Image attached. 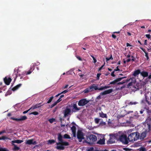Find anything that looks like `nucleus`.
<instances>
[{"label": "nucleus", "mask_w": 151, "mask_h": 151, "mask_svg": "<svg viewBox=\"0 0 151 151\" xmlns=\"http://www.w3.org/2000/svg\"><path fill=\"white\" fill-rule=\"evenodd\" d=\"M131 129L128 130L127 133L129 134L128 139L130 142H134L139 139V133L137 132L130 133L132 132Z\"/></svg>", "instance_id": "nucleus-1"}, {"label": "nucleus", "mask_w": 151, "mask_h": 151, "mask_svg": "<svg viewBox=\"0 0 151 151\" xmlns=\"http://www.w3.org/2000/svg\"><path fill=\"white\" fill-rule=\"evenodd\" d=\"M56 145L57 146L56 148L58 150H63L64 149V147L63 146H68L69 145V143L66 142L62 141L61 142H57Z\"/></svg>", "instance_id": "nucleus-2"}, {"label": "nucleus", "mask_w": 151, "mask_h": 151, "mask_svg": "<svg viewBox=\"0 0 151 151\" xmlns=\"http://www.w3.org/2000/svg\"><path fill=\"white\" fill-rule=\"evenodd\" d=\"M119 140L123 144L127 145L129 143V140L127 135L125 134L121 135L119 137Z\"/></svg>", "instance_id": "nucleus-3"}, {"label": "nucleus", "mask_w": 151, "mask_h": 151, "mask_svg": "<svg viewBox=\"0 0 151 151\" xmlns=\"http://www.w3.org/2000/svg\"><path fill=\"white\" fill-rule=\"evenodd\" d=\"M87 139L88 141L87 143L91 144L96 141L97 139L96 136L93 134H91L87 137Z\"/></svg>", "instance_id": "nucleus-4"}, {"label": "nucleus", "mask_w": 151, "mask_h": 151, "mask_svg": "<svg viewBox=\"0 0 151 151\" xmlns=\"http://www.w3.org/2000/svg\"><path fill=\"white\" fill-rule=\"evenodd\" d=\"M89 101L87 100L86 99H84L80 100L78 102V105L80 106H83L87 104L89 102Z\"/></svg>", "instance_id": "nucleus-5"}, {"label": "nucleus", "mask_w": 151, "mask_h": 151, "mask_svg": "<svg viewBox=\"0 0 151 151\" xmlns=\"http://www.w3.org/2000/svg\"><path fill=\"white\" fill-rule=\"evenodd\" d=\"M77 137L79 141L81 142L82 139H84L83 132L81 131L78 130L77 132Z\"/></svg>", "instance_id": "nucleus-6"}, {"label": "nucleus", "mask_w": 151, "mask_h": 151, "mask_svg": "<svg viewBox=\"0 0 151 151\" xmlns=\"http://www.w3.org/2000/svg\"><path fill=\"white\" fill-rule=\"evenodd\" d=\"M71 111L70 109L66 108L64 111V117L65 118L71 115Z\"/></svg>", "instance_id": "nucleus-7"}, {"label": "nucleus", "mask_w": 151, "mask_h": 151, "mask_svg": "<svg viewBox=\"0 0 151 151\" xmlns=\"http://www.w3.org/2000/svg\"><path fill=\"white\" fill-rule=\"evenodd\" d=\"M10 119L16 121H21L26 120L27 119V117L26 116H22L20 118H15L12 117L10 118Z\"/></svg>", "instance_id": "nucleus-8"}, {"label": "nucleus", "mask_w": 151, "mask_h": 151, "mask_svg": "<svg viewBox=\"0 0 151 151\" xmlns=\"http://www.w3.org/2000/svg\"><path fill=\"white\" fill-rule=\"evenodd\" d=\"M72 112H75L79 111L81 108L78 107L76 104H73L72 105Z\"/></svg>", "instance_id": "nucleus-9"}, {"label": "nucleus", "mask_w": 151, "mask_h": 151, "mask_svg": "<svg viewBox=\"0 0 151 151\" xmlns=\"http://www.w3.org/2000/svg\"><path fill=\"white\" fill-rule=\"evenodd\" d=\"M126 78H127V77H121V78H117L116 79L114 80V81L110 82V83L109 84V85L110 84L115 85L116 83H117V82H118L119 81H120L122 79Z\"/></svg>", "instance_id": "nucleus-10"}, {"label": "nucleus", "mask_w": 151, "mask_h": 151, "mask_svg": "<svg viewBox=\"0 0 151 151\" xmlns=\"http://www.w3.org/2000/svg\"><path fill=\"white\" fill-rule=\"evenodd\" d=\"M89 89L91 91H92L94 89L95 90H99V88L95 84H93L90 86Z\"/></svg>", "instance_id": "nucleus-11"}, {"label": "nucleus", "mask_w": 151, "mask_h": 151, "mask_svg": "<svg viewBox=\"0 0 151 151\" xmlns=\"http://www.w3.org/2000/svg\"><path fill=\"white\" fill-rule=\"evenodd\" d=\"M4 80L6 84L8 85L10 84L11 82V81L12 79L10 78H7V77H6L4 78Z\"/></svg>", "instance_id": "nucleus-12"}, {"label": "nucleus", "mask_w": 151, "mask_h": 151, "mask_svg": "<svg viewBox=\"0 0 151 151\" xmlns=\"http://www.w3.org/2000/svg\"><path fill=\"white\" fill-rule=\"evenodd\" d=\"M113 91V90L112 88L106 90L103 92L101 93V94L102 95H105L106 94H108L111 93Z\"/></svg>", "instance_id": "nucleus-13"}, {"label": "nucleus", "mask_w": 151, "mask_h": 151, "mask_svg": "<svg viewBox=\"0 0 151 151\" xmlns=\"http://www.w3.org/2000/svg\"><path fill=\"white\" fill-rule=\"evenodd\" d=\"M41 103H39L38 104H36L33 106L32 107H31L30 108V109L33 110L35 109H36L42 106L43 105H41Z\"/></svg>", "instance_id": "nucleus-14"}, {"label": "nucleus", "mask_w": 151, "mask_h": 151, "mask_svg": "<svg viewBox=\"0 0 151 151\" xmlns=\"http://www.w3.org/2000/svg\"><path fill=\"white\" fill-rule=\"evenodd\" d=\"M146 133L145 132H142L140 135L139 134V139L141 140L143 139L146 137Z\"/></svg>", "instance_id": "nucleus-15"}, {"label": "nucleus", "mask_w": 151, "mask_h": 151, "mask_svg": "<svg viewBox=\"0 0 151 151\" xmlns=\"http://www.w3.org/2000/svg\"><path fill=\"white\" fill-rule=\"evenodd\" d=\"M26 143L29 145H35L36 144V141L33 142V139H29L28 140L26 141Z\"/></svg>", "instance_id": "nucleus-16"}, {"label": "nucleus", "mask_w": 151, "mask_h": 151, "mask_svg": "<svg viewBox=\"0 0 151 151\" xmlns=\"http://www.w3.org/2000/svg\"><path fill=\"white\" fill-rule=\"evenodd\" d=\"M140 70L139 69L135 70L133 72V76L134 77H136L138 76L139 74H140Z\"/></svg>", "instance_id": "nucleus-17"}, {"label": "nucleus", "mask_w": 151, "mask_h": 151, "mask_svg": "<svg viewBox=\"0 0 151 151\" xmlns=\"http://www.w3.org/2000/svg\"><path fill=\"white\" fill-rule=\"evenodd\" d=\"M140 75L143 77H146L148 76V73L147 72L143 71L140 72Z\"/></svg>", "instance_id": "nucleus-18"}, {"label": "nucleus", "mask_w": 151, "mask_h": 151, "mask_svg": "<svg viewBox=\"0 0 151 151\" xmlns=\"http://www.w3.org/2000/svg\"><path fill=\"white\" fill-rule=\"evenodd\" d=\"M71 129L72 130L73 134V136L75 137L76 134V127L74 126H73L71 128Z\"/></svg>", "instance_id": "nucleus-19"}, {"label": "nucleus", "mask_w": 151, "mask_h": 151, "mask_svg": "<svg viewBox=\"0 0 151 151\" xmlns=\"http://www.w3.org/2000/svg\"><path fill=\"white\" fill-rule=\"evenodd\" d=\"M22 84H19L13 87L12 88V90L13 91H15L16 90H17L19 88H20L22 86Z\"/></svg>", "instance_id": "nucleus-20"}, {"label": "nucleus", "mask_w": 151, "mask_h": 151, "mask_svg": "<svg viewBox=\"0 0 151 151\" xmlns=\"http://www.w3.org/2000/svg\"><path fill=\"white\" fill-rule=\"evenodd\" d=\"M105 140L104 139H100L97 142V143L100 145H104L105 144Z\"/></svg>", "instance_id": "nucleus-21"}, {"label": "nucleus", "mask_w": 151, "mask_h": 151, "mask_svg": "<svg viewBox=\"0 0 151 151\" xmlns=\"http://www.w3.org/2000/svg\"><path fill=\"white\" fill-rule=\"evenodd\" d=\"M62 139L63 137L61 134H59L58 135V139L59 141V142H61L63 141Z\"/></svg>", "instance_id": "nucleus-22"}, {"label": "nucleus", "mask_w": 151, "mask_h": 151, "mask_svg": "<svg viewBox=\"0 0 151 151\" xmlns=\"http://www.w3.org/2000/svg\"><path fill=\"white\" fill-rule=\"evenodd\" d=\"M100 116L102 118H107L106 114H104L102 112L99 113Z\"/></svg>", "instance_id": "nucleus-23"}, {"label": "nucleus", "mask_w": 151, "mask_h": 151, "mask_svg": "<svg viewBox=\"0 0 151 151\" xmlns=\"http://www.w3.org/2000/svg\"><path fill=\"white\" fill-rule=\"evenodd\" d=\"M115 142V140L114 139L110 137L108 140V142L109 144H111Z\"/></svg>", "instance_id": "nucleus-24"}, {"label": "nucleus", "mask_w": 151, "mask_h": 151, "mask_svg": "<svg viewBox=\"0 0 151 151\" xmlns=\"http://www.w3.org/2000/svg\"><path fill=\"white\" fill-rule=\"evenodd\" d=\"M23 141L22 140L17 139L16 140H13L12 141L13 143L19 144L22 142Z\"/></svg>", "instance_id": "nucleus-25"}, {"label": "nucleus", "mask_w": 151, "mask_h": 151, "mask_svg": "<svg viewBox=\"0 0 151 151\" xmlns=\"http://www.w3.org/2000/svg\"><path fill=\"white\" fill-rule=\"evenodd\" d=\"M110 87V86H104L100 88H99V90L102 91L105 89H107L109 88Z\"/></svg>", "instance_id": "nucleus-26"}, {"label": "nucleus", "mask_w": 151, "mask_h": 151, "mask_svg": "<svg viewBox=\"0 0 151 151\" xmlns=\"http://www.w3.org/2000/svg\"><path fill=\"white\" fill-rule=\"evenodd\" d=\"M35 63H32L31 65V67L30 69V70L32 71V72L35 69Z\"/></svg>", "instance_id": "nucleus-27"}, {"label": "nucleus", "mask_w": 151, "mask_h": 151, "mask_svg": "<svg viewBox=\"0 0 151 151\" xmlns=\"http://www.w3.org/2000/svg\"><path fill=\"white\" fill-rule=\"evenodd\" d=\"M64 138L65 139H70V136L67 134H65L63 136Z\"/></svg>", "instance_id": "nucleus-28"}, {"label": "nucleus", "mask_w": 151, "mask_h": 151, "mask_svg": "<svg viewBox=\"0 0 151 151\" xmlns=\"http://www.w3.org/2000/svg\"><path fill=\"white\" fill-rule=\"evenodd\" d=\"M49 121L50 123H53L54 122H55V119L53 118H52L50 119H49L48 120Z\"/></svg>", "instance_id": "nucleus-29"}, {"label": "nucleus", "mask_w": 151, "mask_h": 151, "mask_svg": "<svg viewBox=\"0 0 151 151\" xmlns=\"http://www.w3.org/2000/svg\"><path fill=\"white\" fill-rule=\"evenodd\" d=\"M54 98V97L53 96H51L50 97L49 99V100L47 102V104H49L52 101L53 99Z\"/></svg>", "instance_id": "nucleus-30"}, {"label": "nucleus", "mask_w": 151, "mask_h": 151, "mask_svg": "<svg viewBox=\"0 0 151 151\" xmlns=\"http://www.w3.org/2000/svg\"><path fill=\"white\" fill-rule=\"evenodd\" d=\"M138 103L137 102H130L129 103H127V104L128 105H135L137 104Z\"/></svg>", "instance_id": "nucleus-31"}, {"label": "nucleus", "mask_w": 151, "mask_h": 151, "mask_svg": "<svg viewBox=\"0 0 151 151\" xmlns=\"http://www.w3.org/2000/svg\"><path fill=\"white\" fill-rule=\"evenodd\" d=\"M38 114H39L38 112L37 111L33 112H31L29 114L30 115L33 114L35 115H37Z\"/></svg>", "instance_id": "nucleus-32"}, {"label": "nucleus", "mask_w": 151, "mask_h": 151, "mask_svg": "<svg viewBox=\"0 0 151 151\" xmlns=\"http://www.w3.org/2000/svg\"><path fill=\"white\" fill-rule=\"evenodd\" d=\"M100 119L98 118H96L94 119L95 122L96 123L98 124L99 123Z\"/></svg>", "instance_id": "nucleus-33"}, {"label": "nucleus", "mask_w": 151, "mask_h": 151, "mask_svg": "<svg viewBox=\"0 0 151 151\" xmlns=\"http://www.w3.org/2000/svg\"><path fill=\"white\" fill-rule=\"evenodd\" d=\"M55 142L54 140H49L48 141V143L49 144H52L54 143Z\"/></svg>", "instance_id": "nucleus-34"}, {"label": "nucleus", "mask_w": 151, "mask_h": 151, "mask_svg": "<svg viewBox=\"0 0 151 151\" xmlns=\"http://www.w3.org/2000/svg\"><path fill=\"white\" fill-rule=\"evenodd\" d=\"M57 102L56 101L54 103L52 104L50 108H51L52 107H53L54 106H55L57 104Z\"/></svg>", "instance_id": "nucleus-35"}, {"label": "nucleus", "mask_w": 151, "mask_h": 151, "mask_svg": "<svg viewBox=\"0 0 151 151\" xmlns=\"http://www.w3.org/2000/svg\"><path fill=\"white\" fill-rule=\"evenodd\" d=\"M139 84L137 83L136 84V86H134V88H135L137 90H139V86H138Z\"/></svg>", "instance_id": "nucleus-36"}, {"label": "nucleus", "mask_w": 151, "mask_h": 151, "mask_svg": "<svg viewBox=\"0 0 151 151\" xmlns=\"http://www.w3.org/2000/svg\"><path fill=\"white\" fill-rule=\"evenodd\" d=\"M19 147L17 146L16 145L14 146V150H19Z\"/></svg>", "instance_id": "nucleus-37"}, {"label": "nucleus", "mask_w": 151, "mask_h": 151, "mask_svg": "<svg viewBox=\"0 0 151 151\" xmlns=\"http://www.w3.org/2000/svg\"><path fill=\"white\" fill-rule=\"evenodd\" d=\"M90 91H90V90L89 87V88L85 89L84 90V92L85 93H88Z\"/></svg>", "instance_id": "nucleus-38"}, {"label": "nucleus", "mask_w": 151, "mask_h": 151, "mask_svg": "<svg viewBox=\"0 0 151 151\" xmlns=\"http://www.w3.org/2000/svg\"><path fill=\"white\" fill-rule=\"evenodd\" d=\"M105 64V62H104V64L103 65H102L100 68H99L98 69L99 71L101 70L102 69L104 66Z\"/></svg>", "instance_id": "nucleus-39"}, {"label": "nucleus", "mask_w": 151, "mask_h": 151, "mask_svg": "<svg viewBox=\"0 0 151 151\" xmlns=\"http://www.w3.org/2000/svg\"><path fill=\"white\" fill-rule=\"evenodd\" d=\"M0 151H8V150L4 148H0Z\"/></svg>", "instance_id": "nucleus-40"}, {"label": "nucleus", "mask_w": 151, "mask_h": 151, "mask_svg": "<svg viewBox=\"0 0 151 151\" xmlns=\"http://www.w3.org/2000/svg\"><path fill=\"white\" fill-rule=\"evenodd\" d=\"M32 72V71L29 70L28 71L26 72V75H29Z\"/></svg>", "instance_id": "nucleus-41"}, {"label": "nucleus", "mask_w": 151, "mask_h": 151, "mask_svg": "<svg viewBox=\"0 0 151 151\" xmlns=\"http://www.w3.org/2000/svg\"><path fill=\"white\" fill-rule=\"evenodd\" d=\"M115 72V71L114 70V71L111 73V75L114 77L115 76V75L114 74V73Z\"/></svg>", "instance_id": "nucleus-42"}, {"label": "nucleus", "mask_w": 151, "mask_h": 151, "mask_svg": "<svg viewBox=\"0 0 151 151\" xmlns=\"http://www.w3.org/2000/svg\"><path fill=\"white\" fill-rule=\"evenodd\" d=\"M145 36L148 39H150L151 37V36L150 34H146L145 35Z\"/></svg>", "instance_id": "nucleus-43"}, {"label": "nucleus", "mask_w": 151, "mask_h": 151, "mask_svg": "<svg viewBox=\"0 0 151 151\" xmlns=\"http://www.w3.org/2000/svg\"><path fill=\"white\" fill-rule=\"evenodd\" d=\"M68 91L67 90H66L64 91H62L60 93L61 94H63V93H67V92H68Z\"/></svg>", "instance_id": "nucleus-44"}, {"label": "nucleus", "mask_w": 151, "mask_h": 151, "mask_svg": "<svg viewBox=\"0 0 151 151\" xmlns=\"http://www.w3.org/2000/svg\"><path fill=\"white\" fill-rule=\"evenodd\" d=\"M101 75V73H98L97 74V79L99 80V77Z\"/></svg>", "instance_id": "nucleus-45"}, {"label": "nucleus", "mask_w": 151, "mask_h": 151, "mask_svg": "<svg viewBox=\"0 0 151 151\" xmlns=\"http://www.w3.org/2000/svg\"><path fill=\"white\" fill-rule=\"evenodd\" d=\"M31 109H30V108L28 110H26V111H24L23 112V114H26L27 113L29 110H30Z\"/></svg>", "instance_id": "nucleus-46"}, {"label": "nucleus", "mask_w": 151, "mask_h": 151, "mask_svg": "<svg viewBox=\"0 0 151 151\" xmlns=\"http://www.w3.org/2000/svg\"><path fill=\"white\" fill-rule=\"evenodd\" d=\"M139 151H146V149L145 148H141L139 150Z\"/></svg>", "instance_id": "nucleus-47"}, {"label": "nucleus", "mask_w": 151, "mask_h": 151, "mask_svg": "<svg viewBox=\"0 0 151 151\" xmlns=\"http://www.w3.org/2000/svg\"><path fill=\"white\" fill-rule=\"evenodd\" d=\"M145 56L146 57L147 59V60H148L149 59L148 56V53H145Z\"/></svg>", "instance_id": "nucleus-48"}, {"label": "nucleus", "mask_w": 151, "mask_h": 151, "mask_svg": "<svg viewBox=\"0 0 151 151\" xmlns=\"http://www.w3.org/2000/svg\"><path fill=\"white\" fill-rule=\"evenodd\" d=\"M114 70L115 72V71H119L120 70V69H119V68H118V66H117L116 67V68L114 69Z\"/></svg>", "instance_id": "nucleus-49"}, {"label": "nucleus", "mask_w": 151, "mask_h": 151, "mask_svg": "<svg viewBox=\"0 0 151 151\" xmlns=\"http://www.w3.org/2000/svg\"><path fill=\"white\" fill-rule=\"evenodd\" d=\"M76 58L79 60L81 61L82 60L80 56H77Z\"/></svg>", "instance_id": "nucleus-50"}, {"label": "nucleus", "mask_w": 151, "mask_h": 151, "mask_svg": "<svg viewBox=\"0 0 151 151\" xmlns=\"http://www.w3.org/2000/svg\"><path fill=\"white\" fill-rule=\"evenodd\" d=\"M62 100V99H61V98H60L56 101V102L58 103L60 101H61Z\"/></svg>", "instance_id": "nucleus-51"}, {"label": "nucleus", "mask_w": 151, "mask_h": 151, "mask_svg": "<svg viewBox=\"0 0 151 151\" xmlns=\"http://www.w3.org/2000/svg\"><path fill=\"white\" fill-rule=\"evenodd\" d=\"M140 48L145 53H145H147V52H146L145 50V49H144L142 47H140Z\"/></svg>", "instance_id": "nucleus-52"}, {"label": "nucleus", "mask_w": 151, "mask_h": 151, "mask_svg": "<svg viewBox=\"0 0 151 151\" xmlns=\"http://www.w3.org/2000/svg\"><path fill=\"white\" fill-rule=\"evenodd\" d=\"M112 37L114 39H115L116 37V36L114 34L112 35Z\"/></svg>", "instance_id": "nucleus-53"}, {"label": "nucleus", "mask_w": 151, "mask_h": 151, "mask_svg": "<svg viewBox=\"0 0 151 151\" xmlns=\"http://www.w3.org/2000/svg\"><path fill=\"white\" fill-rule=\"evenodd\" d=\"M132 84H133L132 82H130L128 84V86H132Z\"/></svg>", "instance_id": "nucleus-54"}, {"label": "nucleus", "mask_w": 151, "mask_h": 151, "mask_svg": "<svg viewBox=\"0 0 151 151\" xmlns=\"http://www.w3.org/2000/svg\"><path fill=\"white\" fill-rule=\"evenodd\" d=\"M147 40H145L144 41V45H147Z\"/></svg>", "instance_id": "nucleus-55"}, {"label": "nucleus", "mask_w": 151, "mask_h": 151, "mask_svg": "<svg viewBox=\"0 0 151 151\" xmlns=\"http://www.w3.org/2000/svg\"><path fill=\"white\" fill-rule=\"evenodd\" d=\"M5 137L4 136H3L2 137H0V140H1L2 139H5Z\"/></svg>", "instance_id": "nucleus-56"}, {"label": "nucleus", "mask_w": 151, "mask_h": 151, "mask_svg": "<svg viewBox=\"0 0 151 151\" xmlns=\"http://www.w3.org/2000/svg\"><path fill=\"white\" fill-rule=\"evenodd\" d=\"M120 33V31L118 32H113L114 34H119Z\"/></svg>", "instance_id": "nucleus-57"}, {"label": "nucleus", "mask_w": 151, "mask_h": 151, "mask_svg": "<svg viewBox=\"0 0 151 151\" xmlns=\"http://www.w3.org/2000/svg\"><path fill=\"white\" fill-rule=\"evenodd\" d=\"M109 58L110 60H113V59L112 57V55L111 54L110 55V57Z\"/></svg>", "instance_id": "nucleus-58"}, {"label": "nucleus", "mask_w": 151, "mask_h": 151, "mask_svg": "<svg viewBox=\"0 0 151 151\" xmlns=\"http://www.w3.org/2000/svg\"><path fill=\"white\" fill-rule=\"evenodd\" d=\"M126 46H127V47L131 46V45L129 44L128 43H127V44H126Z\"/></svg>", "instance_id": "nucleus-59"}, {"label": "nucleus", "mask_w": 151, "mask_h": 151, "mask_svg": "<svg viewBox=\"0 0 151 151\" xmlns=\"http://www.w3.org/2000/svg\"><path fill=\"white\" fill-rule=\"evenodd\" d=\"M68 85H66L65 86V87L64 88H63L64 89L67 88H68Z\"/></svg>", "instance_id": "nucleus-60"}, {"label": "nucleus", "mask_w": 151, "mask_h": 151, "mask_svg": "<svg viewBox=\"0 0 151 151\" xmlns=\"http://www.w3.org/2000/svg\"><path fill=\"white\" fill-rule=\"evenodd\" d=\"M131 60V59L130 58H128V59L127 60H126V61H127V62H130Z\"/></svg>", "instance_id": "nucleus-61"}, {"label": "nucleus", "mask_w": 151, "mask_h": 151, "mask_svg": "<svg viewBox=\"0 0 151 151\" xmlns=\"http://www.w3.org/2000/svg\"><path fill=\"white\" fill-rule=\"evenodd\" d=\"M93 60V62L94 63H96V62L97 60H96V58L94 59Z\"/></svg>", "instance_id": "nucleus-62"}, {"label": "nucleus", "mask_w": 151, "mask_h": 151, "mask_svg": "<svg viewBox=\"0 0 151 151\" xmlns=\"http://www.w3.org/2000/svg\"><path fill=\"white\" fill-rule=\"evenodd\" d=\"M5 132V131L4 130L3 131L1 132H0V135L1 134H2L4 133Z\"/></svg>", "instance_id": "nucleus-63"}, {"label": "nucleus", "mask_w": 151, "mask_h": 151, "mask_svg": "<svg viewBox=\"0 0 151 151\" xmlns=\"http://www.w3.org/2000/svg\"><path fill=\"white\" fill-rule=\"evenodd\" d=\"M106 61H109V60H110V59L109 58H106Z\"/></svg>", "instance_id": "nucleus-64"}]
</instances>
